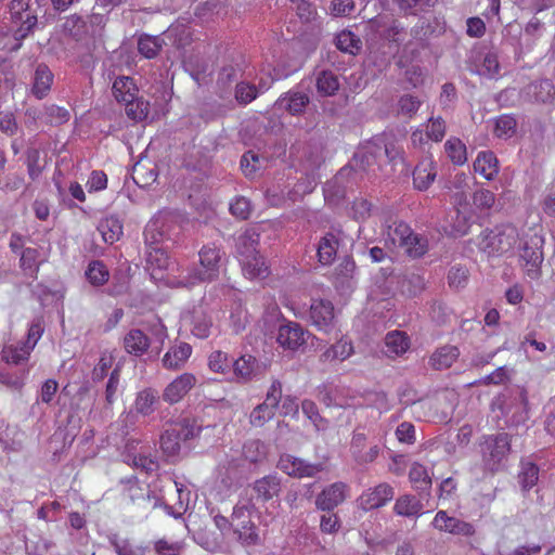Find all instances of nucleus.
<instances>
[{"label": "nucleus", "mask_w": 555, "mask_h": 555, "mask_svg": "<svg viewBox=\"0 0 555 555\" xmlns=\"http://www.w3.org/2000/svg\"><path fill=\"white\" fill-rule=\"evenodd\" d=\"M433 526L440 531L455 535L470 537L475 533V527L470 522L451 517L444 511H439L436 514Z\"/></svg>", "instance_id": "obj_15"}, {"label": "nucleus", "mask_w": 555, "mask_h": 555, "mask_svg": "<svg viewBox=\"0 0 555 555\" xmlns=\"http://www.w3.org/2000/svg\"><path fill=\"white\" fill-rule=\"evenodd\" d=\"M192 353V347L186 343H180L171 347L163 358V365L168 370L180 369Z\"/></svg>", "instance_id": "obj_29"}, {"label": "nucleus", "mask_w": 555, "mask_h": 555, "mask_svg": "<svg viewBox=\"0 0 555 555\" xmlns=\"http://www.w3.org/2000/svg\"><path fill=\"white\" fill-rule=\"evenodd\" d=\"M469 279V271L466 267L461 264H454L451 267L448 273L449 286L459 291L464 288Z\"/></svg>", "instance_id": "obj_56"}, {"label": "nucleus", "mask_w": 555, "mask_h": 555, "mask_svg": "<svg viewBox=\"0 0 555 555\" xmlns=\"http://www.w3.org/2000/svg\"><path fill=\"white\" fill-rule=\"evenodd\" d=\"M242 459L225 456V459L218 465V477L225 487H231L242 478Z\"/></svg>", "instance_id": "obj_22"}, {"label": "nucleus", "mask_w": 555, "mask_h": 555, "mask_svg": "<svg viewBox=\"0 0 555 555\" xmlns=\"http://www.w3.org/2000/svg\"><path fill=\"white\" fill-rule=\"evenodd\" d=\"M199 267L181 269L180 274L173 275L170 284L179 287H193L199 283L218 279L223 266V253L216 245H205L199 253Z\"/></svg>", "instance_id": "obj_1"}, {"label": "nucleus", "mask_w": 555, "mask_h": 555, "mask_svg": "<svg viewBox=\"0 0 555 555\" xmlns=\"http://www.w3.org/2000/svg\"><path fill=\"white\" fill-rule=\"evenodd\" d=\"M468 69L480 76L493 78L499 75L500 63L495 52L476 51L468 61Z\"/></svg>", "instance_id": "obj_14"}, {"label": "nucleus", "mask_w": 555, "mask_h": 555, "mask_svg": "<svg viewBox=\"0 0 555 555\" xmlns=\"http://www.w3.org/2000/svg\"><path fill=\"white\" fill-rule=\"evenodd\" d=\"M339 240L333 233H326L318 244L319 261L326 266L331 264L336 257Z\"/></svg>", "instance_id": "obj_33"}, {"label": "nucleus", "mask_w": 555, "mask_h": 555, "mask_svg": "<svg viewBox=\"0 0 555 555\" xmlns=\"http://www.w3.org/2000/svg\"><path fill=\"white\" fill-rule=\"evenodd\" d=\"M112 91L117 102L125 104L135 100L139 89L131 77L118 76L113 82Z\"/></svg>", "instance_id": "obj_25"}, {"label": "nucleus", "mask_w": 555, "mask_h": 555, "mask_svg": "<svg viewBox=\"0 0 555 555\" xmlns=\"http://www.w3.org/2000/svg\"><path fill=\"white\" fill-rule=\"evenodd\" d=\"M158 398L157 391L152 388L141 390L134 401L135 411L144 416L152 414Z\"/></svg>", "instance_id": "obj_42"}, {"label": "nucleus", "mask_w": 555, "mask_h": 555, "mask_svg": "<svg viewBox=\"0 0 555 555\" xmlns=\"http://www.w3.org/2000/svg\"><path fill=\"white\" fill-rule=\"evenodd\" d=\"M242 70L238 63L225 64L218 74L217 86L225 92L233 82L237 81L242 75Z\"/></svg>", "instance_id": "obj_46"}, {"label": "nucleus", "mask_w": 555, "mask_h": 555, "mask_svg": "<svg viewBox=\"0 0 555 555\" xmlns=\"http://www.w3.org/2000/svg\"><path fill=\"white\" fill-rule=\"evenodd\" d=\"M352 353V344L350 341L340 339L321 353L320 361L323 363L333 362L335 360L344 361L348 359Z\"/></svg>", "instance_id": "obj_35"}, {"label": "nucleus", "mask_w": 555, "mask_h": 555, "mask_svg": "<svg viewBox=\"0 0 555 555\" xmlns=\"http://www.w3.org/2000/svg\"><path fill=\"white\" fill-rule=\"evenodd\" d=\"M336 47L338 50L351 55H356L362 48V41L350 30H344L336 37Z\"/></svg>", "instance_id": "obj_44"}, {"label": "nucleus", "mask_w": 555, "mask_h": 555, "mask_svg": "<svg viewBox=\"0 0 555 555\" xmlns=\"http://www.w3.org/2000/svg\"><path fill=\"white\" fill-rule=\"evenodd\" d=\"M519 238L516 227L502 224L490 230L482 241L483 248L492 254H504L511 250Z\"/></svg>", "instance_id": "obj_9"}, {"label": "nucleus", "mask_w": 555, "mask_h": 555, "mask_svg": "<svg viewBox=\"0 0 555 555\" xmlns=\"http://www.w3.org/2000/svg\"><path fill=\"white\" fill-rule=\"evenodd\" d=\"M304 414L312 422L317 430H325L328 422L320 415L317 404L311 400H304L301 403Z\"/></svg>", "instance_id": "obj_55"}, {"label": "nucleus", "mask_w": 555, "mask_h": 555, "mask_svg": "<svg viewBox=\"0 0 555 555\" xmlns=\"http://www.w3.org/2000/svg\"><path fill=\"white\" fill-rule=\"evenodd\" d=\"M281 399L282 384L279 380H273L267 392L266 400L251 411L249 416L250 424L254 427H262L272 420Z\"/></svg>", "instance_id": "obj_10"}, {"label": "nucleus", "mask_w": 555, "mask_h": 555, "mask_svg": "<svg viewBox=\"0 0 555 555\" xmlns=\"http://www.w3.org/2000/svg\"><path fill=\"white\" fill-rule=\"evenodd\" d=\"M195 377L190 373H184L173 379L163 391V400L169 404L179 402L195 385Z\"/></svg>", "instance_id": "obj_20"}, {"label": "nucleus", "mask_w": 555, "mask_h": 555, "mask_svg": "<svg viewBox=\"0 0 555 555\" xmlns=\"http://www.w3.org/2000/svg\"><path fill=\"white\" fill-rule=\"evenodd\" d=\"M339 89L338 77L331 70H322L317 77V90L322 96H331Z\"/></svg>", "instance_id": "obj_43"}, {"label": "nucleus", "mask_w": 555, "mask_h": 555, "mask_svg": "<svg viewBox=\"0 0 555 555\" xmlns=\"http://www.w3.org/2000/svg\"><path fill=\"white\" fill-rule=\"evenodd\" d=\"M446 152L454 164L462 165L466 162V147L456 138L449 139L444 144Z\"/></svg>", "instance_id": "obj_59"}, {"label": "nucleus", "mask_w": 555, "mask_h": 555, "mask_svg": "<svg viewBox=\"0 0 555 555\" xmlns=\"http://www.w3.org/2000/svg\"><path fill=\"white\" fill-rule=\"evenodd\" d=\"M40 152L36 147H29L26 151V165H27V173L31 180H37L43 167L40 165Z\"/></svg>", "instance_id": "obj_62"}, {"label": "nucleus", "mask_w": 555, "mask_h": 555, "mask_svg": "<svg viewBox=\"0 0 555 555\" xmlns=\"http://www.w3.org/2000/svg\"><path fill=\"white\" fill-rule=\"evenodd\" d=\"M180 230L179 223L171 215H159L147 223L144 230L145 242L155 247L158 244H166V247H169V243L176 242Z\"/></svg>", "instance_id": "obj_6"}, {"label": "nucleus", "mask_w": 555, "mask_h": 555, "mask_svg": "<svg viewBox=\"0 0 555 555\" xmlns=\"http://www.w3.org/2000/svg\"><path fill=\"white\" fill-rule=\"evenodd\" d=\"M527 530L516 521L504 527L502 539L498 543L500 555H539L542 551L540 544L529 543L513 547V543H520L525 540Z\"/></svg>", "instance_id": "obj_5"}, {"label": "nucleus", "mask_w": 555, "mask_h": 555, "mask_svg": "<svg viewBox=\"0 0 555 555\" xmlns=\"http://www.w3.org/2000/svg\"><path fill=\"white\" fill-rule=\"evenodd\" d=\"M309 96L300 91H288L282 95L276 105L289 112L292 115H300L309 104Z\"/></svg>", "instance_id": "obj_27"}, {"label": "nucleus", "mask_w": 555, "mask_h": 555, "mask_svg": "<svg viewBox=\"0 0 555 555\" xmlns=\"http://www.w3.org/2000/svg\"><path fill=\"white\" fill-rule=\"evenodd\" d=\"M423 507L420 499L411 494H404L397 499L393 509L400 516L413 517L421 515Z\"/></svg>", "instance_id": "obj_37"}, {"label": "nucleus", "mask_w": 555, "mask_h": 555, "mask_svg": "<svg viewBox=\"0 0 555 555\" xmlns=\"http://www.w3.org/2000/svg\"><path fill=\"white\" fill-rule=\"evenodd\" d=\"M227 14L225 9L218 0H207L198 4L195 9V15L203 22H214Z\"/></svg>", "instance_id": "obj_39"}, {"label": "nucleus", "mask_w": 555, "mask_h": 555, "mask_svg": "<svg viewBox=\"0 0 555 555\" xmlns=\"http://www.w3.org/2000/svg\"><path fill=\"white\" fill-rule=\"evenodd\" d=\"M283 5L287 7L289 5L291 10L296 11V14L298 17L305 22H310L314 15L315 11L313 7L307 2L306 0H280Z\"/></svg>", "instance_id": "obj_57"}, {"label": "nucleus", "mask_w": 555, "mask_h": 555, "mask_svg": "<svg viewBox=\"0 0 555 555\" xmlns=\"http://www.w3.org/2000/svg\"><path fill=\"white\" fill-rule=\"evenodd\" d=\"M108 542L117 555H145V548L132 544L128 539H120L116 533L108 535Z\"/></svg>", "instance_id": "obj_47"}, {"label": "nucleus", "mask_w": 555, "mask_h": 555, "mask_svg": "<svg viewBox=\"0 0 555 555\" xmlns=\"http://www.w3.org/2000/svg\"><path fill=\"white\" fill-rule=\"evenodd\" d=\"M38 250L36 248H25L21 251V268L26 272V274H29L30 276H34L35 273L38 270L37 267V258H38Z\"/></svg>", "instance_id": "obj_64"}, {"label": "nucleus", "mask_w": 555, "mask_h": 555, "mask_svg": "<svg viewBox=\"0 0 555 555\" xmlns=\"http://www.w3.org/2000/svg\"><path fill=\"white\" fill-rule=\"evenodd\" d=\"M347 485L344 482H334L324 488L315 499V506L321 511H333L346 499Z\"/></svg>", "instance_id": "obj_18"}, {"label": "nucleus", "mask_w": 555, "mask_h": 555, "mask_svg": "<svg viewBox=\"0 0 555 555\" xmlns=\"http://www.w3.org/2000/svg\"><path fill=\"white\" fill-rule=\"evenodd\" d=\"M544 238L538 233L526 235L520 249V259L524 262L526 274L531 280H538L541 276V264L543 255Z\"/></svg>", "instance_id": "obj_7"}, {"label": "nucleus", "mask_w": 555, "mask_h": 555, "mask_svg": "<svg viewBox=\"0 0 555 555\" xmlns=\"http://www.w3.org/2000/svg\"><path fill=\"white\" fill-rule=\"evenodd\" d=\"M309 333L296 322L280 324L278 330V344L285 350L296 351L307 343Z\"/></svg>", "instance_id": "obj_12"}, {"label": "nucleus", "mask_w": 555, "mask_h": 555, "mask_svg": "<svg viewBox=\"0 0 555 555\" xmlns=\"http://www.w3.org/2000/svg\"><path fill=\"white\" fill-rule=\"evenodd\" d=\"M517 125L513 115L503 114L495 119L494 134L501 139H509L516 133Z\"/></svg>", "instance_id": "obj_49"}, {"label": "nucleus", "mask_w": 555, "mask_h": 555, "mask_svg": "<svg viewBox=\"0 0 555 555\" xmlns=\"http://www.w3.org/2000/svg\"><path fill=\"white\" fill-rule=\"evenodd\" d=\"M474 169L487 180H492L499 172L498 158L491 151L480 152L474 162Z\"/></svg>", "instance_id": "obj_30"}, {"label": "nucleus", "mask_w": 555, "mask_h": 555, "mask_svg": "<svg viewBox=\"0 0 555 555\" xmlns=\"http://www.w3.org/2000/svg\"><path fill=\"white\" fill-rule=\"evenodd\" d=\"M276 466L283 473L294 478H311L323 470L322 463H309L289 454L281 455Z\"/></svg>", "instance_id": "obj_11"}, {"label": "nucleus", "mask_w": 555, "mask_h": 555, "mask_svg": "<svg viewBox=\"0 0 555 555\" xmlns=\"http://www.w3.org/2000/svg\"><path fill=\"white\" fill-rule=\"evenodd\" d=\"M158 177L157 167L154 163L138 162L132 168V179L140 188H147L153 184Z\"/></svg>", "instance_id": "obj_28"}, {"label": "nucleus", "mask_w": 555, "mask_h": 555, "mask_svg": "<svg viewBox=\"0 0 555 555\" xmlns=\"http://www.w3.org/2000/svg\"><path fill=\"white\" fill-rule=\"evenodd\" d=\"M130 496L132 500L138 499L139 504L143 508H155L159 505L160 499L157 498L152 491L146 489L145 491L141 489L140 487H131L129 489Z\"/></svg>", "instance_id": "obj_58"}, {"label": "nucleus", "mask_w": 555, "mask_h": 555, "mask_svg": "<svg viewBox=\"0 0 555 555\" xmlns=\"http://www.w3.org/2000/svg\"><path fill=\"white\" fill-rule=\"evenodd\" d=\"M409 479L413 488L418 492L420 496L429 495L433 482L426 468L422 464L414 463L411 466L409 472Z\"/></svg>", "instance_id": "obj_31"}, {"label": "nucleus", "mask_w": 555, "mask_h": 555, "mask_svg": "<svg viewBox=\"0 0 555 555\" xmlns=\"http://www.w3.org/2000/svg\"><path fill=\"white\" fill-rule=\"evenodd\" d=\"M460 351L455 346H443L437 349L429 359V364L434 370L449 369L459 358Z\"/></svg>", "instance_id": "obj_32"}, {"label": "nucleus", "mask_w": 555, "mask_h": 555, "mask_svg": "<svg viewBox=\"0 0 555 555\" xmlns=\"http://www.w3.org/2000/svg\"><path fill=\"white\" fill-rule=\"evenodd\" d=\"M151 346V339L138 328L130 330L124 337V347L132 356L141 357Z\"/></svg>", "instance_id": "obj_24"}, {"label": "nucleus", "mask_w": 555, "mask_h": 555, "mask_svg": "<svg viewBox=\"0 0 555 555\" xmlns=\"http://www.w3.org/2000/svg\"><path fill=\"white\" fill-rule=\"evenodd\" d=\"M311 323L321 331L327 332L334 320V307L330 300L314 299L310 306Z\"/></svg>", "instance_id": "obj_19"}, {"label": "nucleus", "mask_w": 555, "mask_h": 555, "mask_svg": "<svg viewBox=\"0 0 555 555\" xmlns=\"http://www.w3.org/2000/svg\"><path fill=\"white\" fill-rule=\"evenodd\" d=\"M234 533L237 534L238 541L246 546L259 543V534L255 524L250 519H243L234 525Z\"/></svg>", "instance_id": "obj_40"}, {"label": "nucleus", "mask_w": 555, "mask_h": 555, "mask_svg": "<svg viewBox=\"0 0 555 555\" xmlns=\"http://www.w3.org/2000/svg\"><path fill=\"white\" fill-rule=\"evenodd\" d=\"M256 359L253 356H242L233 362V372L243 382L251 378Z\"/></svg>", "instance_id": "obj_54"}, {"label": "nucleus", "mask_w": 555, "mask_h": 555, "mask_svg": "<svg viewBox=\"0 0 555 555\" xmlns=\"http://www.w3.org/2000/svg\"><path fill=\"white\" fill-rule=\"evenodd\" d=\"M164 44H166V42L163 35L151 36L143 34L138 39V51L146 59H154L157 56Z\"/></svg>", "instance_id": "obj_34"}, {"label": "nucleus", "mask_w": 555, "mask_h": 555, "mask_svg": "<svg viewBox=\"0 0 555 555\" xmlns=\"http://www.w3.org/2000/svg\"><path fill=\"white\" fill-rule=\"evenodd\" d=\"M53 82V74L44 63H40L36 66L33 82V94L41 100L43 99L51 89Z\"/></svg>", "instance_id": "obj_26"}, {"label": "nucleus", "mask_w": 555, "mask_h": 555, "mask_svg": "<svg viewBox=\"0 0 555 555\" xmlns=\"http://www.w3.org/2000/svg\"><path fill=\"white\" fill-rule=\"evenodd\" d=\"M201 427L195 421L182 418L170 424L160 435V449L167 457H176L181 450V443L196 437Z\"/></svg>", "instance_id": "obj_4"}, {"label": "nucleus", "mask_w": 555, "mask_h": 555, "mask_svg": "<svg viewBox=\"0 0 555 555\" xmlns=\"http://www.w3.org/2000/svg\"><path fill=\"white\" fill-rule=\"evenodd\" d=\"M369 27L380 38L390 42H400L404 28L389 14H379L369 21Z\"/></svg>", "instance_id": "obj_13"}, {"label": "nucleus", "mask_w": 555, "mask_h": 555, "mask_svg": "<svg viewBox=\"0 0 555 555\" xmlns=\"http://www.w3.org/2000/svg\"><path fill=\"white\" fill-rule=\"evenodd\" d=\"M392 498L393 488L388 483H380L363 493L360 498V504L364 509L369 511L385 505Z\"/></svg>", "instance_id": "obj_21"}, {"label": "nucleus", "mask_w": 555, "mask_h": 555, "mask_svg": "<svg viewBox=\"0 0 555 555\" xmlns=\"http://www.w3.org/2000/svg\"><path fill=\"white\" fill-rule=\"evenodd\" d=\"M385 346L387 353L400 356L409 348V337L403 332H390L385 337Z\"/></svg>", "instance_id": "obj_45"}, {"label": "nucleus", "mask_w": 555, "mask_h": 555, "mask_svg": "<svg viewBox=\"0 0 555 555\" xmlns=\"http://www.w3.org/2000/svg\"><path fill=\"white\" fill-rule=\"evenodd\" d=\"M401 287L410 296H415L424 289L425 279L415 272L406 273L401 282Z\"/></svg>", "instance_id": "obj_60"}, {"label": "nucleus", "mask_w": 555, "mask_h": 555, "mask_svg": "<svg viewBox=\"0 0 555 555\" xmlns=\"http://www.w3.org/2000/svg\"><path fill=\"white\" fill-rule=\"evenodd\" d=\"M258 502L267 503L278 498L282 491V478L278 474L263 476L250 486Z\"/></svg>", "instance_id": "obj_16"}, {"label": "nucleus", "mask_w": 555, "mask_h": 555, "mask_svg": "<svg viewBox=\"0 0 555 555\" xmlns=\"http://www.w3.org/2000/svg\"><path fill=\"white\" fill-rule=\"evenodd\" d=\"M437 176L436 166L431 158H425L418 163L413 171L414 186L420 191L427 190Z\"/></svg>", "instance_id": "obj_23"}, {"label": "nucleus", "mask_w": 555, "mask_h": 555, "mask_svg": "<svg viewBox=\"0 0 555 555\" xmlns=\"http://www.w3.org/2000/svg\"><path fill=\"white\" fill-rule=\"evenodd\" d=\"M259 236L256 228H248L235 240V250L242 263V270L249 279L264 278L268 274V267L257 250Z\"/></svg>", "instance_id": "obj_2"}, {"label": "nucleus", "mask_w": 555, "mask_h": 555, "mask_svg": "<svg viewBox=\"0 0 555 555\" xmlns=\"http://www.w3.org/2000/svg\"><path fill=\"white\" fill-rule=\"evenodd\" d=\"M127 116L134 121H143L150 113V103L143 98L135 95V100L125 103Z\"/></svg>", "instance_id": "obj_48"}, {"label": "nucleus", "mask_w": 555, "mask_h": 555, "mask_svg": "<svg viewBox=\"0 0 555 555\" xmlns=\"http://www.w3.org/2000/svg\"><path fill=\"white\" fill-rule=\"evenodd\" d=\"M384 157L392 158L384 139L377 138L359 147L354 153L353 162L356 167L363 171H374V166H378Z\"/></svg>", "instance_id": "obj_8"}, {"label": "nucleus", "mask_w": 555, "mask_h": 555, "mask_svg": "<svg viewBox=\"0 0 555 555\" xmlns=\"http://www.w3.org/2000/svg\"><path fill=\"white\" fill-rule=\"evenodd\" d=\"M519 96L526 102L548 103L555 96V87L548 79L533 81L520 90Z\"/></svg>", "instance_id": "obj_17"}, {"label": "nucleus", "mask_w": 555, "mask_h": 555, "mask_svg": "<svg viewBox=\"0 0 555 555\" xmlns=\"http://www.w3.org/2000/svg\"><path fill=\"white\" fill-rule=\"evenodd\" d=\"M163 37L169 40L172 46L182 49L191 43V30L183 24L171 25L164 34Z\"/></svg>", "instance_id": "obj_41"}, {"label": "nucleus", "mask_w": 555, "mask_h": 555, "mask_svg": "<svg viewBox=\"0 0 555 555\" xmlns=\"http://www.w3.org/2000/svg\"><path fill=\"white\" fill-rule=\"evenodd\" d=\"M87 280L94 286H101L108 281V270L102 261H91L86 270Z\"/></svg>", "instance_id": "obj_50"}, {"label": "nucleus", "mask_w": 555, "mask_h": 555, "mask_svg": "<svg viewBox=\"0 0 555 555\" xmlns=\"http://www.w3.org/2000/svg\"><path fill=\"white\" fill-rule=\"evenodd\" d=\"M512 436L507 433H498L483 436L479 442L482 465L486 470L495 473L501 470L511 452Z\"/></svg>", "instance_id": "obj_3"}, {"label": "nucleus", "mask_w": 555, "mask_h": 555, "mask_svg": "<svg viewBox=\"0 0 555 555\" xmlns=\"http://www.w3.org/2000/svg\"><path fill=\"white\" fill-rule=\"evenodd\" d=\"M98 231L105 243L113 244L122 235V224L116 217H106L99 222Z\"/></svg>", "instance_id": "obj_36"}, {"label": "nucleus", "mask_w": 555, "mask_h": 555, "mask_svg": "<svg viewBox=\"0 0 555 555\" xmlns=\"http://www.w3.org/2000/svg\"><path fill=\"white\" fill-rule=\"evenodd\" d=\"M192 333L198 338H207L212 326L211 320L202 311L195 309L192 314Z\"/></svg>", "instance_id": "obj_51"}, {"label": "nucleus", "mask_w": 555, "mask_h": 555, "mask_svg": "<svg viewBox=\"0 0 555 555\" xmlns=\"http://www.w3.org/2000/svg\"><path fill=\"white\" fill-rule=\"evenodd\" d=\"M30 351L23 344L20 347H7L2 351V359L9 364L17 365L28 359Z\"/></svg>", "instance_id": "obj_63"}, {"label": "nucleus", "mask_w": 555, "mask_h": 555, "mask_svg": "<svg viewBox=\"0 0 555 555\" xmlns=\"http://www.w3.org/2000/svg\"><path fill=\"white\" fill-rule=\"evenodd\" d=\"M515 411L512 415V423L519 425L528 418V395L525 389H518L514 398Z\"/></svg>", "instance_id": "obj_53"}, {"label": "nucleus", "mask_w": 555, "mask_h": 555, "mask_svg": "<svg viewBox=\"0 0 555 555\" xmlns=\"http://www.w3.org/2000/svg\"><path fill=\"white\" fill-rule=\"evenodd\" d=\"M402 247L410 257L420 258L427 251L428 242L426 237L413 233Z\"/></svg>", "instance_id": "obj_61"}, {"label": "nucleus", "mask_w": 555, "mask_h": 555, "mask_svg": "<svg viewBox=\"0 0 555 555\" xmlns=\"http://www.w3.org/2000/svg\"><path fill=\"white\" fill-rule=\"evenodd\" d=\"M518 472V482L522 491H529L539 479V467L529 460H521Z\"/></svg>", "instance_id": "obj_38"}, {"label": "nucleus", "mask_w": 555, "mask_h": 555, "mask_svg": "<svg viewBox=\"0 0 555 555\" xmlns=\"http://www.w3.org/2000/svg\"><path fill=\"white\" fill-rule=\"evenodd\" d=\"M267 450L264 443L260 440H249L243 447V456L245 461L257 464L266 459Z\"/></svg>", "instance_id": "obj_52"}]
</instances>
